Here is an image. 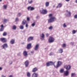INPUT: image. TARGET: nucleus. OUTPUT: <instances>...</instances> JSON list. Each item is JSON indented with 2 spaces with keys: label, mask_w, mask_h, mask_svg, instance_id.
<instances>
[{
  "label": "nucleus",
  "mask_w": 77,
  "mask_h": 77,
  "mask_svg": "<svg viewBox=\"0 0 77 77\" xmlns=\"http://www.w3.org/2000/svg\"><path fill=\"white\" fill-rule=\"evenodd\" d=\"M52 16H53V15L52 14L49 15V17H51V18L48 20V23H52V22H54L55 20H56V18L54 17H52Z\"/></svg>",
  "instance_id": "obj_1"
},
{
  "label": "nucleus",
  "mask_w": 77,
  "mask_h": 77,
  "mask_svg": "<svg viewBox=\"0 0 77 77\" xmlns=\"http://www.w3.org/2000/svg\"><path fill=\"white\" fill-rule=\"evenodd\" d=\"M54 63H55V62L54 63V66L55 68H58L59 66H60V65H62V62L60 61H58L57 62V66H55Z\"/></svg>",
  "instance_id": "obj_2"
},
{
  "label": "nucleus",
  "mask_w": 77,
  "mask_h": 77,
  "mask_svg": "<svg viewBox=\"0 0 77 77\" xmlns=\"http://www.w3.org/2000/svg\"><path fill=\"white\" fill-rule=\"evenodd\" d=\"M54 38L51 37H50L48 39V41L49 43L53 42H54Z\"/></svg>",
  "instance_id": "obj_3"
},
{
  "label": "nucleus",
  "mask_w": 77,
  "mask_h": 77,
  "mask_svg": "<svg viewBox=\"0 0 77 77\" xmlns=\"http://www.w3.org/2000/svg\"><path fill=\"white\" fill-rule=\"evenodd\" d=\"M53 64L54 65V63L51 61L49 62L46 63V65H47V66H50V65H52Z\"/></svg>",
  "instance_id": "obj_4"
},
{
  "label": "nucleus",
  "mask_w": 77,
  "mask_h": 77,
  "mask_svg": "<svg viewBox=\"0 0 77 77\" xmlns=\"http://www.w3.org/2000/svg\"><path fill=\"white\" fill-rule=\"evenodd\" d=\"M40 12L41 14H46L47 13V11L46 10L43 9L42 11H40Z\"/></svg>",
  "instance_id": "obj_5"
},
{
  "label": "nucleus",
  "mask_w": 77,
  "mask_h": 77,
  "mask_svg": "<svg viewBox=\"0 0 77 77\" xmlns=\"http://www.w3.org/2000/svg\"><path fill=\"white\" fill-rule=\"evenodd\" d=\"M64 68H65L67 70H69L71 68V66H70L66 65L64 66Z\"/></svg>",
  "instance_id": "obj_6"
},
{
  "label": "nucleus",
  "mask_w": 77,
  "mask_h": 77,
  "mask_svg": "<svg viewBox=\"0 0 77 77\" xmlns=\"http://www.w3.org/2000/svg\"><path fill=\"white\" fill-rule=\"evenodd\" d=\"M0 40L1 41H2V42H6L7 41V40L5 38H1L0 39Z\"/></svg>",
  "instance_id": "obj_7"
},
{
  "label": "nucleus",
  "mask_w": 77,
  "mask_h": 77,
  "mask_svg": "<svg viewBox=\"0 0 77 77\" xmlns=\"http://www.w3.org/2000/svg\"><path fill=\"white\" fill-rule=\"evenodd\" d=\"M31 47L32 44L31 43H30L27 45L26 48L27 49L29 50V49H30V48H31Z\"/></svg>",
  "instance_id": "obj_8"
},
{
  "label": "nucleus",
  "mask_w": 77,
  "mask_h": 77,
  "mask_svg": "<svg viewBox=\"0 0 77 77\" xmlns=\"http://www.w3.org/2000/svg\"><path fill=\"white\" fill-rule=\"evenodd\" d=\"M39 45L38 44L36 45L35 48V51H37L38 49V48H39Z\"/></svg>",
  "instance_id": "obj_9"
},
{
  "label": "nucleus",
  "mask_w": 77,
  "mask_h": 77,
  "mask_svg": "<svg viewBox=\"0 0 77 77\" xmlns=\"http://www.w3.org/2000/svg\"><path fill=\"white\" fill-rule=\"evenodd\" d=\"M8 47L7 44H5L2 45V47L4 49H6V48H8Z\"/></svg>",
  "instance_id": "obj_10"
},
{
  "label": "nucleus",
  "mask_w": 77,
  "mask_h": 77,
  "mask_svg": "<svg viewBox=\"0 0 77 77\" xmlns=\"http://www.w3.org/2000/svg\"><path fill=\"white\" fill-rule=\"evenodd\" d=\"M38 74L35 73L32 74V77H38Z\"/></svg>",
  "instance_id": "obj_11"
},
{
  "label": "nucleus",
  "mask_w": 77,
  "mask_h": 77,
  "mask_svg": "<svg viewBox=\"0 0 77 77\" xmlns=\"http://www.w3.org/2000/svg\"><path fill=\"white\" fill-rule=\"evenodd\" d=\"M68 74H69V72L67 70L64 72L65 76H67V75H68Z\"/></svg>",
  "instance_id": "obj_12"
},
{
  "label": "nucleus",
  "mask_w": 77,
  "mask_h": 77,
  "mask_svg": "<svg viewBox=\"0 0 77 77\" xmlns=\"http://www.w3.org/2000/svg\"><path fill=\"white\" fill-rule=\"evenodd\" d=\"M33 39V37H30L28 39V41L29 42L30 41H32Z\"/></svg>",
  "instance_id": "obj_13"
},
{
  "label": "nucleus",
  "mask_w": 77,
  "mask_h": 77,
  "mask_svg": "<svg viewBox=\"0 0 77 77\" xmlns=\"http://www.w3.org/2000/svg\"><path fill=\"white\" fill-rule=\"evenodd\" d=\"M25 65L26 67H27L28 65H29V61H26L25 62Z\"/></svg>",
  "instance_id": "obj_14"
},
{
  "label": "nucleus",
  "mask_w": 77,
  "mask_h": 77,
  "mask_svg": "<svg viewBox=\"0 0 77 77\" xmlns=\"http://www.w3.org/2000/svg\"><path fill=\"white\" fill-rule=\"evenodd\" d=\"M23 55L25 57H26L27 56V52L26 51H24L23 52Z\"/></svg>",
  "instance_id": "obj_15"
},
{
  "label": "nucleus",
  "mask_w": 77,
  "mask_h": 77,
  "mask_svg": "<svg viewBox=\"0 0 77 77\" xmlns=\"http://www.w3.org/2000/svg\"><path fill=\"white\" fill-rule=\"evenodd\" d=\"M45 35L44 33H42L41 35H40V37H41V39L42 40L44 38Z\"/></svg>",
  "instance_id": "obj_16"
},
{
  "label": "nucleus",
  "mask_w": 77,
  "mask_h": 77,
  "mask_svg": "<svg viewBox=\"0 0 77 77\" xmlns=\"http://www.w3.org/2000/svg\"><path fill=\"white\" fill-rule=\"evenodd\" d=\"M38 70V69L36 68H34L32 70V72H36V71H37Z\"/></svg>",
  "instance_id": "obj_17"
},
{
  "label": "nucleus",
  "mask_w": 77,
  "mask_h": 77,
  "mask_svg": "<svg viewBox=\"0 0 77 77\" xmlns=\"http://www.w3.org/2000/svg\"><path fill=\"white\" fill-rule=\"evenodd\" d=\"M15 42V40L13 39H12L10 41V43L11 44H14Z\"/></svg>",
  "instance_id": "obj_18"
},
{
  "label": "nucleus",
  "mask_w": 77,
  "mask_h": 77,
  "mask_svg": "<svg viewBox=\"0 0 77 77\" xmlns=\"http://www.w3.org/2000/svg\"><path fill=\"white\" fill-rule=\"evenodd\" d=\"M62 5L61 4H58V6L57 7V8H61L62 7Z\"/></svg>",
  "instance_id": "obj_19"
},
{
  "label": "nucleus",
  "mask_w": 77,
  "mask_h": 77,
  "mask_svg": "<svg viewBox=\"0 0 77 77\" xmlns=\"http://www.w3.org/2000/svg\"><path fill=\"white\" fill-rule=\"evenodd\" d=\"M26 20H24L22 21V24H23V25H25V24H26Z\"/></svg>",
  "instance_id": "obj_20"
},
{
  "label": "nucleus",
  "mask_w": 77,
  "mask_h": 77,
  "mask_svg": "<svg viewBox=\"0 0 77 77\" xmlns=\"http://www.w3.org/2000/svg\"><path fill=\"white\" fill-rule=\"evenodd\" d=\"M76 75L75 73H72L71 75V77H75Z\"/></svg>",
  "instance_id": "obj_21"
},
{
  "label": "nucleus",
  "mask_w": 77,
  "mask_h": 77,
  "mask_svg": "<svg viewBox=\"0 0 77 77\" xmlns=\"http://www.w3.org/2000/svg\"><path fill=\"white\" fill-rule=\"evenodd\" d=\"M45 6L46 7H48L49 6V2H46L45 3Z\"/></svg>",
  "instance_id": "obj_22"
},
{
  "label": "nucleus",
  "mask_w": 77,
  "mask_h": 77,
  "mask_svg": "<svg viewBox=\"0 0 77 77\" xmlns=\"http://www.w3.org/2000/svg\"><path fill=\"white\" fill-rule=\"evenodd\" d=\"M20 29H21V30H23V29H24V26L23 25H21L19 27Z\"/></svg>",
  "instance_id": "obj_23"
},
{
  "label": "nucleus",
  "mask_w": 77,
  "mask_h": 77,
  "mask_svg": "<svg viewBox=\"0 0 77 77\" xmlns=\"http://www.w3.org/2000/svg\"><path fill=\"white\" fill-rule=\"evenodd\" d=\"M27 77H30V73H29V72H27Z\"/></svg>",
  "instance_id": "obj_24"
},
{
  "label": "nucleus",
  "mask_w": 77,
  "mask_h": 77,
  "mask_svg": "<svg viewBox=\"0 0 77 77\" xmlns=\"http://www.w3.org/2000/svg\"><path fill=\"white\" fill-rule=\"evenodd\" d=\"M7 8V5H4L3 6V9H6Z\"/></svg>",
  "instance_id": "obj_25"
},
{
  "label": "nucleus",
  "mask_w": 77,
  "mask_h": 77,
  "mask_svg": "<svg viewBox=\"0 0 77 77\" xmlns=\"http://www.w3.org/2000/svg\"><path fill=\"white\" fill-rule=\"evenodd\" d=\"M68 13L69 14H67L66 16L67 17H70V16H71V13L69 11V12H68Z\"/></svg>",
  "instance_id": "obj_26"
},
{
  "label": "nucleus",
  "mask_w": 77,
  "mask_h": 77,
  "mask_svg": "<svg viewBox=\"0 0 77 77\" xmlns=\"http://www.w3.org/2000/svg\"><path fill=\"white\" fill-rule=\"evenodd\" d=\"M63 71H64V70L63 69H61L60 70V72L61 73L63 72Z\"/></svg>",
  "instance_id": "obj_27"
},
{
  "label": "nucleus",
  "mask_w": 77,
  "mask_h": 77,
  "mask_svg": "<svg viewBox=\"0 0 77 77\" xmlns=\"http://www.w3.org/2000/svg\"><path fill=\"white\" fill-rule=\"evenodd\" d=\"M32 2H33L32 0H29L28 2L29 4H31L32 3Z\"/></svg>",
  "instance_id": "obj_28"
},
{
  "label": "nucleus",
  "mask_w": 77,
  "mask_h": 77,
  "mask_svg": "<svg viewBox=\"0 0 77 77\" xmlns=\"http://www.w3.org/2000/svg\"><path fill=\"white\" fill-rule=\"evenodd\" d=\"M17 28V26L15 25H14L13 27V29L14 30H15Z\"/></svg>",
  "instance_id": "obj_29"
},
{
  "label": "nucleus",
  "mask_w": 77,
  "mask_h": 77,
  "mask_svg": "<svg viewBox=\"0 0 77 77\" xmlns=\"http://www.w3.org/2000/svg\"><path fill=\"white\" fill-rule=\"evenodd\" d=\"M77 31H75V30H73L72 31V33L73 34H75V33Z\"/></svg>",
  "instance_id": "obj_30"
},
{
  "label": "nucleus",
  "mask_w": 77,
  "mask_h": 77,
  "mask_svg": "<svg viewBox=\"0 0 77 77\" xmlns=\"http://www.w3.org/2000/svg\"><path fill=\"white\" fill-rule=\"evenodd\" d=\"M63 52V50L62 49H60L59 50V53H62V52Z\"/></svg>",
  "instance_id": "obj_31"
},
{
  "label": "nucleus",
  "mask_w": 77,
  "mask_h": 77,
  "mask_svg": "<svg viewBox=\"0 0 77 77\" xmlns=\"http://www.w3.org/2000/svg\"><path fill=\"white\" fill-rule=\"evenodd\" d=\"M4 30V28L3 27H1V28L0 29V31L1 32H2V31H3Z\"/></svg>",
  "instance_id": "obj_32"
},
{
  "label": "nucleus",
  "mask_w": 77,
  "mask_h": 77,
  "mask_svg": "<svg viewBox=\"0 0 77 77\" xmlns=\"http://www.w3.org/2000/svg\"><path fill=\"white\" fill-rule=\"evenodd\" d=\"M21 14L20 13H19L17 15V17H20Z\"/></svg>",
  "instance_id": "obj_33"
},
{
  "label": "nucleus",
  "mask_w": 77,
  "mask_h": 77,
  "mask_svg": "<svg viewBox=\"0 0 77 77\" xmlns=\"http://www.w3.org/2000/svg\"><path fill=\"white\" fill-rule=\"evenodd\" d=\"M49 30H52L53 29V26H51L49 28Z\"/></svg>",
  "instance_id": "obj_34"
},
{
  "label": "nucleus",
  "mask_w": 77,
  "mask_h": 77,
  "mask_svg": "<svg viewBox=\"0 0 77 77\" xmlns=\"http://www.w3.org/2000/svg\"><path fill=\"white\" fill-rule=\"evenodd\" d=\"M7 35V33L6 32H5L3 33V36H6Z\"/></svg>",
  "instance_id": "obj_35"
},
{
  "label": "nucleus",
  "mask_w": 77,
  "mask_h": 77,
  "mask_svg": "<svg viewBox=\"0 0 77 77\" xmlns=\"http://www.w3.org/2000/svg\"><path fill=\"white\" fill-rule=\"evenodd\" d=\"M34 9H35V8H34L33 7H31V11H33V10H34Z\"/></svg>",
  "instance_id": "obj_36"
},
{
  "label": "nucleus",
  "mask_w": 77,
  "mask_h": 77,
  "mask_svg": "<svg viewBox=\"0 0 77 77\" xmlns=\"http://www.w3.org/2000/svg\"><path fill=\"white\" fill-rule=\"evenodd\" d=\"M53 53L51 52L49 54L50 56H53Z\"/></svg>",
  "instance_id": "obj_37"
},
{
  "label": "nucleus",
  "mask_w": 77,
  "mask_h": 77,
  "mask_svg": "<svg viewBox=\"0 0 77 77\" xmlns=\"http://www.w3.org/2000/svg\"><path fill=\"white\" fill-rule=\"evenodd\" d=\"M66 46V45L65 44H63L62 45V47H65Z\"/></svg>",
  "instance_id": "obj_38"
},
{
  "label": "nucleus",
  "mask_w": 77,
  "mask_h": 77,
  "mask_svg": "<svg viewBox=\"0 0 77 77\" xmlns=\"http://www.w3.org/2000/svg\"><path fill=\"white\" fill-rule=\"evenodd\" d=\"M74 18L75 19L77 18V14H76L74 16Z\"/></svg>",
  "instance_id": "obj_39"
},
{
  "label": "nucleus",
  "mask_w": 77,
  "mask_h": 77,
  "mask_svg": "<svg viewBox=\"0 0 77 77\" xmlns=\"http://www.w3.org/2000/svg\"><path fill=\"white\" fill-rule=\"evenodd\" d=\"M35 26V23H33L32 24V27H34V26Z\"/></svg>",
  "instance_id": "obj_40"
},
{
  "label": "nucleus",
  "mask_w": 77,
  "mask_h": 77,
  "mask_svg": "<svg viewBox=\"0 0 77 77\" xmlns=\"http://www.w3.org/2000/svg\"><path fill=\"white\" fill-rule=\"evenodd\" d=\"M63 27H66V26L65 24V23H64L63 24Z\"/></svg>",
  "instance_id": "obj_41"
},
{
  "label": "nucleus",
  "mask_w": 77,
  "mask_h": 77,
  "mask_svg": "<svg viewBox=\"0 0 77 77\" xmlns=\"http://www.w3.org/2000/svg\"><path fill=\"white\" fill-rule=\"evenodd\" d=\"M31 7H29L28 8V10H29V9H30L31 10Z\"/></svg>",
  "instance_id": "obj_42"
},
{
  "label": "nucleus",
  "mask_w": 77,
  "mask_h": 77,
  "mask_svg": "<svg viewBox=\"0 0 77 77\" xmlns=\"http://www.w3.org/2000/svg\"><path fill=\"white\" fill-rule=\"evenodd\" d=\"M8 20L6 19H5L4 20V22H5V23H6L7 21Z\"/></svg>",
  "instance_id": "obj_43"
},
{
  "label": "nucleus",
  "mask_w": 77,
  "mask_h": 77,
  "mask_svg": "<svg viewBox=\"0 0 77 77\" xmlns=\"http://www.w3.org/2000/svg\"><path fill=\"white\" fill-rule=\"evenodd\" d=\"M9 63L10 65H11L12 63V62L10 61L9 62Z\"/></svg>",
  "instance_id": "obj_44"
},
{
  "label": "nucleus",
  "mask_w": 77,
  "mask_h": 77,
  "mask_svg": "<svg viewBox=\"0 0 77 77\" xmlns=\"http://www.w3.org/2000/svg\"><path fill=\"white\" fill-rule=\"evenodd\" d=\"M70 45H74V42H71L70 43Z\"/></svg>",
  "instance_id": "obj_45"
},
{
  "label": "nucleus",
  "mask_w": 77,
  "mask_h": 77,
  "mask_svg": "<svg viewBox=\"0 0 77 77\" xmlns=\"http://www.w3.org/2000/svg\"><path fill=\"white\" fill-rule=\"evenodd\" d=\"M19 20V19L18 18H16L15 20L16 21H18Z\"/></svg>",
  "instance_id": "obj_46"
},
{
  "label": "nucleus",
  "mask_w": 77,
  "mask_h": 77,
  "mask_svg": "<svg viewBox=\"0 0 77 77\" xmlns=\"http://www.w3.org/2000/svg\"><path fill=\"white\" fill-rule=\"evenodd\" d=\"M46 36H47V37H48V36H49V34H48V33H46Z\"/></svg>",
  "instance_id": "obj_47"
},
{
  "label": "nucleus",
  "mask_w": 77,
  "mask_h": 77,
  "mask_svg": "<svg viewBox=\"0 0 77 77\" xmlns=\"http://www.w3.org/2000/svg\"><path fill=\"white\" fill-rule=\"evenodd\" d=\"M27 21H29L30 19L29 17H27Z\"/></svg>",
  "instance_id": "obj_48"
},
{
  "label": "nucleus",
  "mask_w": 77,
  "mask_h": 77,
  "mask_svg": "<svg viewBox=\"0 0 77 77\" xmlns=\"http://www.w3.org/2000/svg\"><path fill=\"white\" fill-rule=\"evenodd\" d=\"M26 27H28V25L27 24V23L26 24Z\"/></svg>",
  "instance_id": "obj_49"
},
{
  "label": "nucleus",
  "mask_w": 77,
  "mask_h": 77,
  "mask_svg": "<svg viewBox=\"0 0 77 77\" xmlns=\"http://www.w3.org/2000/svg\"><path fill=\"white\" fill-rule=\"evenodd\" d=\"M31 53H32V54H33L34 53V51H32L31 52Z\"/></svg>",
  "instance_id": "obj_50"
},
{
  "label": "nucleus",
  "mask_w": 77,
  "mask_h": 77,
  "mask_svg": "<svg viewBox=\"0 0 77 77\" xmlns=\"http://www.w3.org/2000/svg\"><path fill=\"white\" fill-rule=\"evenodd\" d=\"M70 1V0H66V2H69Z\"/></svg>",
  "instance_id": "obj_51"
},
{
  "label": "nucleus",
  "mask_w": 77,
  "mask_h": 77,
  "mask_svg": "<svg viewBox=\"0 0 77 77\" xmlns=\"http://www.w3.org/2000/svg\"><path fill=\"white\" fill-rule=\"evenodd\" d=\"M2 77H6V76H4V75H2Z\"/></svg>",
  "instance_id": "obj_52"
},
{
  "label": "nucleus",
  "mask_w": 77,
  "mask_h": 77,
  "mask_svg": "<svg viewBox=\"0 0 77 77\" xmlns=\"http://www.w3.org/2000/svg\"><path fill=\"white\" fill-rule=\"evenodd\" d=\"M2 70V68L0 67V71Z\"/></svg>",
  "instance_id": "obj_53"
},
{
  "label": "nucleus",
  "mask_w": 77,
  "mask_h": 77,
  "mask_svg": "<svg viewBox=\"0 0 77 77\" xmlns=\"http://www.w3.org/2000/svg\"><path fill=\"white\" fill-rule=\"evenodd\" d=\"M1 27H3V25H2L1 26Z\"/></svg>",
  "instance_id": "obj_54"
},
{
  "label": "nucleus",
  "mask_w": 77,
  "mask_h": 77,
  "mask_svg": "<svg viewBox=\"0 0 77 77\" xmlns=\"http://www.w3.org/2000/svg\"><path fill=\"white\" fill-rule=\"evenodd\" d=\"M9 77H12V75H11L9 76Z\"/></svg>",
  "instance_id": "obj_55"
},
{
  "label": "nucleus",
  "mask_w": 77,
  "mask_h": 77,
  "mask_svg": "<svg viewBox=\"0 0 77 77\" xmlns=\"http://www.w3.org/2000/svg\"><path fill=\"white\" fill-rule=\"evenodd\" d=\"M75 2L77 3V0H75Z\"/></svg>",
  "instance_id": "obj_56"
},
{
  "label": "nucleus",
  "mask_w": 77,
  "mask_h": 77,
  "mask_svg": "<svg viewBox=\"0 0 77 77\" xmlns=\"http://www.w3.org/2000/svg\"><path fill=\"white\" fill-rule=\"evenodd\" d=\"M39 16H38L36 17V18H38V17Z\"/></svg>",
  "instance_id": "obj_57"
},
{
  "label": "nucleus",
  "mask_w": 77,
  "mask_h": 77,
  "mask_svg": "<svg viewBox=\"0 0 77 77\" xmlns=\"http://www.w3.org/2000/svg\"><path fill=\"white\" fill-rule=\"evenodd\" d=\"M2 0H0V2H2Z\"/></svg>",
  "instance_id": "obj_58"
},
{
  "label": "nucleus",
  "mask_w": 77,
  "mask_h": 77,
  "mask_svg": "<svg viewBox=\"0 0 77 77\" xmlns=\"http://www.w3.org/2000/svg\"><path fill=\"white\" fill-rule=\"evenodd\" d=\"M67 11V12H68V10H67V11Z\"/></svg>",
  "instance_id": "obj_59"
}]
</instances>
